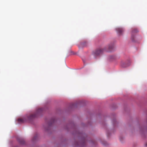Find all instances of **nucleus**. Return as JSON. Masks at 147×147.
I'll return each mask as SVG.
<instances>
[{"instance_id":"6e6552de","label":"nucleus","mask_w":147,"mask_h":147,"mask_svg":"<svg viewBox=\"0 0 147 147\" xmlns=\"http://www.w3.org/2000/svg\"><path fill=\"white\" fill-rule=\"evenodd\" d=\"M146 146H147V143L146 144Z\"/></svg>"},{"instance_id":"39448f33","label":"nucleus","mask_w":147,"mask_h":147,"mask_svg":"<svg viewBox=\"0 0 147 147\" xmlns=\"http://www.w3.org/2000/svg\"><path fill=\"white\" fill-rule=\"evenodd\" d=\"M114 48V45H110L108 46L109 51H112Z\"/></svg>"},{"instance_id":"7ed1b4c3","label":"nucleus","mask_w":147,"mask_h":147,"mask_svg":"<svg viewBox=\"0 0 147 147\" xmlns=\"http://www.w3.org/2000/svg\"><path fill=\"white\" fill-rule=\"evenodd\" d=\"M116 29L117 33L120 34H122V32L124 31V30L121 28H117Z\"/></svg>"},{"instance_id":"20e7f679","label":"nucleus","mask_w":147,"mask_h":147,"mask_svg":"<svg viewBox=\"0 0 147 147\" xmlns=\"http://www.w3.org/2000/svg\"><path fill=\"white\" fill-rule=\"evenodd\" d=\"M138 32V30L137 29H135V28L133 29L132 30V32H131L132 35L134 33H136ZM132 37H133L132 35L131 38H132V40H133L132 39Z\"/></svg>"},{"instance_id":"f257e3e1","label":"nucleus","mask_w":147,"mask_h":147,"mask_svg":"<svg viewBox=\"0 0 147 147\" xmlns=\"http://www.w3.org/2000/svg\"><path fill=\"white\" fill-rule=\"evenodd\" d=\"M43 111V109L42 108L38 109L36 112L29 115H27L23 118H19L18 119V122L19 123H24L27 121H31L33 119L37 117Z\"/></svg>"},{"instance_id":"423d86ee","label":"nucleus","mask_w":147,"mask_h":147,"mask_svg":"<svg viewBox=\"0 0 147 147\" xmlns=\"http://www.w3.org/2000/svg\"><path fill=\"white\" fill-rule=\"evenodd\" d=\"M18 141L21 144H24L25 143L24 140L22 139L21 138H19L18 139Z\"/></svg>"},{"instance_id":"0eeeda50","label":"nucleus","mask_w":147,"mask_h":147,"mask_svg":"<svg viewBox=\"0 0 147 147\" xmlns=\"http://www.w3.org/2000/svg\"><path fill=\"white\" fill-rule=\"evenodd\" d=\"M122 67H125V66H124L123 65H122Z\"/></svg>"},{"instance_id":"1a4fd4ad","label":"nucleus","mask_w":147,"mask_h":147,"mask_svg":"<svg viewBox=\"0 0 147 147\" xmlns=\"http://www.w3.org/2000/svg\"><path fill=\"white\" fill-rule=\"evenodd\" d=\"M83 46H85V45H82Z\"/></svg>"},{"instance_id":"f03ea898","label":"nucleus","mask_w":147,"mask_h":147,"mask_svg":"<svg viewBox=\"0 0 147 147\" xmlns=\"http://www.w3.org/2000/svg\"><path fill=\"white\" fill-rule=\"evenodd\" d=\"M104 50V49H96L92 52V54L94 57L96 58L97 57L102 54Z\"/></svg>"},{"instance_id":"9d476101","label":"nucleus","mask_w":147,"mask_h":147,"mask_svg":"<svg viewBox=\"0 0 147 147\" xmlns=\"http://www.w3.org/2000/svg\"><path fill=\"white\" fill-rule=\"evenodd\" d=\"M34 139H35V137H34Z\"/></svg>"}]
</instances>
